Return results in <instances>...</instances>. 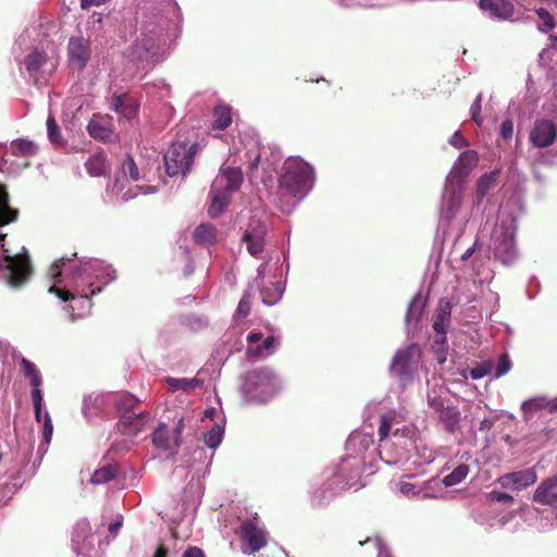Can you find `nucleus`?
I'll list each match as a JSON object with an SVG mask.
<instances>
[{
	"instance_id": "nucleus-1",
	"label": "nucleus",
	"mask_w": 557,
	"mask_h": 557,
	"mask_svg": "<svg viewBox=\"0 0 557 557\" xmlns=\"http://www.w3.org/2000/svg\"><path fill=\"white\" fill-rule=\"evenodd\" d=\"M313 182L312 168L302 159H288L283 163L278 188L295 198L302 199Z\"/></svg>"
},
{
	"instance_id": "nucleus-2",
	"label": "nucleus",
	"mask_w": 557,
	"mask_h": 557,
	"mask_svg": "<svg viewBox=\"0 0 557 557\" xmlns=\"http://www.w3.org/2000/svg\"><path fill=\"white\" fill-rule=\"evenodd\" d=\"M420 359L421 349L417 344H411L395 352L389 364V373L397 380L401 388L412 384Z\"/></svg>"
},
{
	"instance_id": "nucleus-3",
	"label": "nucleus",
	"mask_w": 557,
	"mask_h": 557,
	"mask_svg": "<svg viewBox=\"0 0 557 557\" xmlns=\"http://www.w3.org/2000/svg\"><path fill=\"white\" fill-rule=\"evenodd\" d=\"M199 150L200 146L196 143H173L163 156L165 173L170 176L181 175L185 177L194 165L195 157Z\"/></svg>"
},
{
	"instance_id": "nucleus-4",
	"label": "nucleus",
	"mask_w": 557,
	"mask_h": 557,
	"mask_svg": "<svg viewBox=\"0 0 557 557\" xmlns=\"http://www.w3.org/2000/svg\"><path fill=\"white\" fill-rule=\"evenodd\" d=\"M30 274V259L26 253L0 257V276L4 277L7 284L11 287L17 288L22 286L29 280Z\"/></svg>"
},
{
	"instance_id": "nucleus-5",
	"label": "nucleus",
	"mask_w": 557,
	"mask_h": 557,
	"mask_svg": "<svg viewBox=\"0 0 557 557\" xmlns=\"http://www.w3.org/2000/svg\"><path fill=\"white\" fill-rule=\"evenodd\" d=\"M185 430V419L180 417L174 421L172 433L165 423H159L152 434L153 445L163 451L177 453L182 445V432Z\"/></svg>"
},
{
	"instance_id": "nucleus-6",
	"label": "nucleus",
	"mask_w": 557,
	"mask_h": 557,
	"mask_svg": "<svg viewBox=\"0 0 557 557\" xmlns=\"http://www.w3.org/2000/svg\"><path fill=\"white\" fill-rule=\"evenodd\" d=\"M238 534L248 545L249 554H256L263 549L268 543V533L256 520L244 519L240 523Z\"/></svg>"
},
{
	"instance_id": "nucleus-7",
	"label": "nucleus",
	"mask_w": 557,
	"mask_h": 557,
	"mask_svg": "<svg viewBox=\"0 0 557 557\" xmlns=\"http://www.w3.org/2000/svg\"><path fill=\"white\" fill-rule=\"evenodd\" d=\"M495 259L508 265L515 259V238L510 225L502 226L495 231L494 238Z\"/></svg>"
},
{
	"instance_id": "nucleus-8",
	"label": "nucleus",
	"mask_w": 557,
	"mask_h": 557,
	"mask_svg": "<svg viewBox=\"0 0 557 557\" xmlns=\"http://www.w3.org/2000/svg\"><path fill=\"white\" fill-rule=\"evenodd\" d=\"M536 482V473L533 469H525L518 472H509L497 479V483L505 490L519 492Z\"/></svg>"
},
{
	"instance_id": "nucleus-9",
	"label": "nucleus",
	"mask_w": 557,
	"mask_h": 557,
	"mask_svg": "<svg viewBox=\"0 0 557 557\" xmlns=\"http://www.w3.org/2000/svg\"><path fill=\"white\" fill-rule=\"evenodd\" d=\"M265 232V225L259 220H253L243 234L242 240L246 243L248 252L253 257L263 252Z\"/></svg>"
},
{
	"instance_id": "nucleus-10",
	"label": "nucleus",
	"mask_w": 557,
	"mask_h": 557,
	"mask_svg": "<svg viewBox=\"0 0 557 557\" xmlns=\"http://www.w3.org/2000/svg\"><path fill=\"white\" fill-rule=\"evenodd\" d=\"M67 49L71 66L77 71L84 70L90 57L88 39H85L84 37L71 38Z\"/></svg>"
},
{
	"instance_id": "nucleus-11",
	"label": "nucleus",
	"mask_w": 557,
	"mask_h": 557,
	"mask_svg": "<svg viewBox=\"0 0 557 557\" xmlns=\"http://www.w3.org/2000/svg\"><path fill=\"white\" fill-rule=\"evenodd\" d=\"M556 135V126L549 120H536L530 133V141L536 147H550Z\"/></svg>"
},
{
	"instance_id": "nucleus-12",
	"label": "nucleus",
	"mask_w": 557,
	"mask_h": 557,
	"mask_svg": "<svg viewBox=\"0 0 557 557\" xmlns=\"http://www.w3.org/2000/svg\"><path fill=\"white\" fill-rule=\"evenodd\" d=\"M149 414L145 411L139 413L124 412L116 424L117 431L124 435H136L143 431L148 423Z\"/></svg>"
},
{
	"instance_id": "nucleus-13",
	"label": "nucleus",
	"mask_w": 557,
	"mask_h": 557,
	"mask_svg": "<svg viewBox=\"0 0 557 557\" xmlns=\"http://www.w3.org/2000/svg\"><path fill=\"white\" fill-rule=\"evenodd\" d=\"M219 184L220 180H213L211 185V205L209 206L208 209V214L211 219H216L224 212L226 206L230 203V200L232 199V194L234 193L221 188Z\"/></svg>"
},
{
	"instance_id": "nucleus-14",
	"label": "nucleus",
	"mask_w": 557,
	"mask_h": 557,
	"mask_svg": "<svg viewBox=\"0 0 557 557\" xmlns=\"http://www.w3.org/2000/svg\"><path fill=\"white\" fill-rule=\"evenodd\" d=\"M87 133L95 140L109 141L112 135V119L109 115L95 114L88 122Z\"/></svg>"
},
{
	"instance_id": "nucleus-15",
	"label": "nucleus",
	"mask_w": 557,
	"mask_h": 557,
	"mask_svg": "<svg viewBox=\"0 0 557 557\" xmlns=\"http://www.w3.org/2000/svg\"><path fill=\"white\" fill-rule=\"evenodd\" d=\"M533 500L542 506H557V476L543 481L536 487Z\"/></svg>"
},
{
	"instance_id": "nucleus-16",
	"label": "nucleus",
	"mask_w": 557,
	"mask_h": 557,
	"mask_svg": "<svg viewBox=\"0 0 557 557\" xmlns=\"http://www.w3.org/2000/svg\"><path fill=\"white\" fill-rule=\"evenodd\" d=\"M451 305L448 300L441 299L440 305L434 313L433 329L441 338H437V343L445 342V333L450 322Z\"/></svg>"
},
{
	"instance_id": "nucleus-17",
	"label": "nucleus",
	"mask_w": 557,
	"mask_h": 557,
	"mask_svg": "<svg viewBox=\"0 0 557 557\" xmlns=\"http://www.w3.org/2000/svg\"><path fill=\"white\" fill-rule=\"evenodd\" d=\"M215 180H220L219 186L232 193L240 189L243 183V173L239 168L226 166L220 171Z\"/></svg>"
},
{
	"instance_id": "nucleus-18",
	"label": "nucleus",
	"mask_w": 557,
	"mask_h": 557,
	"mask_svg": "<svg viewBox=\"0 0 557 557\" xmlns=\"http://www.w3.org/2000/svg\"><path fill=\"white\" fill-rule=\"evenodd\" d=\"M18 218V210L11 207L7 185L0 184V227L14 223Z\"/></svg>"
},
{
	"instance_id": "nucleus-19",
	"label": "nucleus",
	"mask_w": 557,
	"mask_h": 557,
	"mask_svg": "<svg viewBox=\"0 0 557 557\" xmlns=\"http://www.w3.org/2000/svg\"><path fill=\"white\" fill-rule=\"evenodd\" d=\"M87 289L89 292H87L85 288L79 289L78 286H74V288L72 290H67V289H62V288L53 285V286H50L49 293H53L63 301H67L70 299H75L77 297L89 300L90 297L94 296L96 293L101 292L100 287L92 288L91 283H89L87 285Z\"/></svg>"
},
{
	"instance_id": "nucleus-20",
	"label": "nucleus",
	"mask_w": 557,
	"mask_h": 557,
	"mask_svg": "<svg viewBox=\"0 0 557 557\" xmlns=\"http://www.w3.org/2000/svg\"><path fill=\"white\" fill-rule=\"evenodd\" d=\"M86 171L91 176H106L110 173L111 166L103 152H95L85 162Z\"/></svg>"
},
{
	"instance_id": "nucleus-21",
	"label": "nucleus",
	"mask_w": 557,
	"mask_h": 557,
	"mask_svg": "<svg viewBox=\"0 0 557 557\" xmlns=\"http://www.w3.org/2000/svg\"><path fill=\"white\" fill-rule=\"evenodd\" d=\"M114 106L117 113L126 120H133L139 111V104L128 95L123 94L114 98Z\"/></svg>"
},
{
	"instance_id": "nucleus-22",
	"label": "nucleus",
	"mask_w": 557,
	"mask_h": 557,
	"mask_svg": "<svg viewBox=\"0 0 557 557\" xmlns=\"http://www.w3.org/2000/svg\"><path fill=\"white\" fill-rule=\"evenodd\" d=\"M194 239L197 244L211 246L216 243V228L209 223H202L196 226Z\"/></svg>"
},
{
	"instance_id": "nucleus-23",
	"label": "nucleus",
	"mask_w": 557,
	"mask_h": 557,
	"mask_svg": "<svg viewBox=\"0 0 557 557\" xmlns=\"http://www.w3.org/2000/svg\"><path fill=\"white\" fill-rule=\"evenodd\" d=\"M478 161L476 152L467 150L460 153L455 171L459 177H465L471 173Z\"/></svg>"
},
{
	"instance_id": "nucleus-24",
	"label": "nucleus",
	"mask_w": 557,
	"mask_h": 557,
	"mask_svg": "<svg viewBox=\"0 0 557 557\" xmlns=\"http://www.w3.org/2000/svg\"><path fill=\"white\" fill-rule=\"evenodd\" d=\"M436 419L441 421L445 431L454 432L459 425L460 412L456 406H451L437 413Z\"/></svg>"
},
{
	"instance_id": "nucleus-25",
	"label": "nucleus",
	"mask_w": 557,
	"mask_h": 557,
	"mask_svg": "<svg viewBox=\"0 0 557 557\" xmlns=\"http://www.w3.org/2000/svg\"><path fill=\"white\" fill-rule=\"evenodd\" d=\"M32 386L30 397L34 406L35 420L41 421V407H42V392L40 389L42 379L41 376L29 379Z\"/></svg>"
},
{
	"instance_id": "nucleus-26",
	"label": "nucleus",
	"mask_w": 557,
	"mask_h": 557,
	"mask_svg": "<svg viewBox=\"0 0 557 557\" xmlns=\"http://www.w3.org/2000/svg\"><path fill=\"white\" fill-rule=\"evenodd\" d=\"M490 14L494 17L506 21L512 16L513 5L507 0H490Z\"/></svg>"
},
{
	"instance_id": "nucleus-27",
	"label": "nucleus",
	"mask_w": 557,
	"mask_h": 557,
	"mask_svg": "<svg viewBox=\"0 0 557 557\" xmlns=\"http://www.w3.org/2000/svg\"><path fill=\"white\" fill-rule=\"evenodd\" d=\"M212 127L224 131L232 124V111L226 106H218L213 109Z\"/></svg>"
},
{
	"instance_id": "nucleus-28",
	"label": "nucleus",
	"mask_w": 557,
	"mask_h": 557,
	"mask_svg": "<svg viewBox=\"0 0 557 557\" xmlns=\"http://www.w3.org/2000/svg\"><path fill=\"white\" fill-rule=\"evenodd\" d=\"M47 62V55L44 52L35 50L24 59V66L29 74L39 72L40 67Z\"/></svg>"
},
{
	"instance_id": "nucleus-29",
	"label": "nucleus",
	"mask_w": 557,
	"mask_h": 557,
	"mask_svg": "<svg viewBox=\"0 0 557 557\" xmlns=\"http://www.w3.org/2000/svg\"><path fill=\"white\" fill-rule=\"evenodd\" d=\"M37 150L38 148L28 139H17L11 143V151L17 157H32Z\"/></svg>"
},
{
	"instance_id": "nucleus-30",
	"label": "nucleus",
	"mask_w": 557,
	"mask_h": 557,
	"mask_svg": "<svg viewBox=\"0 0 557 557\" xmlns=\"http://www.w3.org/2000/svg\"><path fill=\"white\" fill-rule=\"evenodd\" d=\"M116 473L117 471L115 465L102 466L100 469L94 472L91 476V483L96 485L103 484L108 481L114 480Z\"/></svg>"
},
{
	"instance_id": "nucleus-31",
	"label": "nucleus",
	"mask_w": 557,
	"mask_h": 557,
	"mask_svg": "<svg viewBox=\"0 0 557 557\" xmlns=\"http://www.w3.org/2000/svg\"><path fill=\"white\" fill-rule=\"evenodd\" d=\"M223 436L224 428L219 424H214L208 433H205L203 444L207 445V447L214 449L223 441Z\"/></svg>"
},
{
	"instance_id": "nucleus-32",
	"label": "nucleus",
	"mask_w": 557,
	"mask_h": 557,
	"mask_svg": "<svg viewBox=\"0 0 557 557\" xmlns=\"http://www.w3.org/2000/svg\"><path fill=\"white\" fill-rule=\"evenodd\" d=\"M426 403L431 410H433L436 414L445 411V409L450 408L453 405L448 404V400H445L436 394L435 391L428 392Z\"/></svg>"
},
{
	"instance_id": "nucleus-33",
	"label": "nucleus",
	"mask_w": 557,
	"mask_h": 557,
	"mask_svg": "<svg viewBox=\"0 0 557 557\" xmlns=\"http://www.w3.org/2000/svg\"><path fill=\"white\" fill-rule=\"evenodd\" d=\"M467 474H468V466L467 465H458V467L456 469H454L450 474L445 475L443 478V484H444V486L457 485L466 479Z\"/></svg>"
},
{
	"instance_id": "nucleus-34",
	"label": "nucleus",
	"mask_w": 557,
	"mask_h": 557,
	"mask_svg": "<svg viewBox=\"0 0 557 557\" xmlns=\"http://www.w3.org/2000/svg\"><path fill=\"white\" fill-rule=\"evenodd\" d=\"M139 400L137 397L129 393H124L116 399V409L120 412H132V410L138 406Z\"/></svg>"
},
{
	"instance_id": "nucleus-35",
	"label": "nucleus",
	"mask_w": 557,
	"mask_h": 557,
	"mask_svg": "<svg viewBox=\"0 0 557 557\" xmlns=\"http://www.w3.org/2000/svg\"><path fill=\"white\" fill-rule=\"evenodd\" d=\"M169 385L174 391H191L198 386V381L196 379H168Z\"/></svg>"
},
{
	"instance_id": "nucleus-36",
	"label": "nucleus",
	"mask_w": 557,
	"mask_h": 557,
	"mask_svg": "<svg viewBox=\"0 0 557 557\" xmlns=\"http://www.w3.org/2000/svg\"><path fill=\"white\" fill-rule=\"evenodd\" d=\"M123 173L131 177L133 181H138L140 178L138 165L135 164V161L131 154H126L123 161Z\"/></svg>"
},
{
	"instance_id": "nucleus-37",
	"label": "nucleus",
	"mask_w": 557,
	"mask_h": 557,
	"mask_svg": "<svg viewBox=\"0 0 557 557\" xmlns=\"http://www.w3.org/2000/svg\"><path fill=\"white\" fill-rule=\"evenodd\" d=\"M537 17L542 21V26H540V29L543 33L552 30L554 27H556V22L554 21L552 14L545 10L544 8H540L536 10Z\"/></svg>"
},
{
	"instance_id": "nucleus-38",
	"label": "nucleus",
	"mask_w": 557,
	"mask_h": 557,
	"mask_svg": "<svg viewBox=\"0 0 557 557\" xmlns=\"http://www.w3.org/2000/svg\"><path fill=\"white\" fill-rule=\"evenodd\" d=\"M47 131L49 140L54 144H60L62 140L61 129L57 125L55 119L53 116H49L47 119Z\"/></svg>"
},
{
	"instance_id": "nucleus-39",
	"label": "nucleus",
	"mask_w": 557,
	"mask_h": 557,
	"mask_svg": "<svg viewBox=\"0 0 557 557\" xmlns=\"http://www.w3.org/2000/svg\"><path fill=\"white\" fill-rule=\"evenodd\" d=\"M250 307H251V296L248 293H246L243 295V297L239 300L237 311H235V317H237V319L247 318L250 312Z\"/></svg>"
},
{
	"instance_id": "nucleus-40",
	"label": "nucleus",
	"mask_w": 557,
	"mask_h": 557,
	"mask_svg": "<svg viewBox=\"0 0 557 557\" xmlns=\"http://www.w3.org/2000/svg\"><path fill=\"white\" fill-rule=\"evenodd\" d=\"M277 346V338L274 336H269L264 338L263 344L258 345L255 349V355L257 357H260L263 355V352H267V355H270L274 351V348Z\"/></svg>"
},
{
	"instance_id": "nucleus-41",
	"label": "nucleus",
	"mask_w": 557,
	"mask_h": 557,
	"mask_svg": "<svg viewBox=\"0 0 557 557\" xmlns=\"http://www.w3.org/2000/svg\"><path fill=\"white\" fill-rule=\"evenodd\" d=\"M20 367H22V372L24 376L27 377L28 380L41 376L38 368L25 358L20 359Z\"/></svg>"
},
{
	"instance_id": "nucleus-42",
	"label": "nucleus",
	"mask_w": 557,
	"mask_h": 557,
	"mask_svg": "<svg viewBox=\"0 0 557 557\" xmlns=\"http://www.w3.org/2000/svg\"><path fill=\"white\" fill-rule=\"evenodd\" d=\"M487 195V173H483L476 182V189H475V203L480 205L484 198V196Z\"/></svg>"
},
{
	"instance_id": "nucleus-43",
	"label": "nucleus",
	"mask_w": 557,
	"mask_h": 557,
	"mask_svg": "<svg viewBox=\"0 0 557 557\" xmlns=\"http://www.w3.org/2000/svg\"><path fill=\"white\" fill-rule=\"evenodd\" d=\"M510 369H511V361L508 358V355L506 352H504L500 356V359H498V361H497L496 371H495L496 379L505 375L507 372L510 371Z\"/></svg>"
},
{
	"instance_id": "nucleus-44",
	"label": "nucleus",
	"mask_w": 557,
	"mask_h": 557,
	"mask_svg": "<svg viewBox=\"0 0 557 557\" xmlns=\"http://www.w3.org/2000/svg\"><path fill=\"white\" fill-rule=\"evenodd\" d=\"M487 374V361H483L480 366L465 371V377L468 376L472 380H480Z\"/></svg>"
},
{
	"instance_id": "nucleus-45",
	"label": "nucleus",
	"mask_w": 557,
	"mask_h": 557,
	"mask_svg": "<svg viewBox=\"0 0 557 557\" xmlns=\"http://www.w3.org/2000/svg\"><path fill=\"white\" fill-rule=\"evenodd\" d=\"M421 312V306L419 296L413 297L411 299L409 307H407L406 320L410 322L412 319H419Z\"/></svg>"
},
{
	"instance_id": "nucleus-46",
	"label": "nucleus",
	"mask_w": 557,
	"mask_h": 557,
	"mask_svg": "<svg viewBox=\"0 0 557 557\" xmlns=\"http://www.w3.org/2000/svg\"><path fill=\"white\" fill-rule=\"evenodd\" d=\"M392 418L387 414L381 416L380 426H379V438L380 442L385 441L388 437L391 432Z\"/></svg>"
},
{
	"instance_id": "nucleus-47",
	"label": "nucleus",
	"mask_w": 557,
	"mask_h": 557,
	"mask_svg": "<svg viewBox=\"0 0 557 557\" xmlns=\"http://www.w3.org/2000/svg\"><path fill=\"white\" fill-rule=\"evenodd\" d=\"M513 498L511 495L503 492H490V506L494 503H500L507 506H511Z\"/></svg>"
},
{
	"instance_id": "nucleus-48",
	"label": "nucleus",
	"mask_w": 557,
	"mask_h": 557,
	"mask_svg": "<svg viewBox=\"0 0 557 557\" xmlns=\"http://www.w3.org/2000/svg\"><path fill=\"white\" fill-rule=\"evenodd\" d=\"M481 100H482V94L478 95L473 104L471 106V114L472 120L478 123L479 125L482 123V117L480 116L481 112Z\"/></svg>"
},
{
	"instance_id": "nucleus-49",
	"label": "nucleus",
	"mask_w": 557,
	"mask_h": 557,
	"mask_svg": "<svg viewBox=\"0 0 557 557\" xmlns=\"http://www.w3.org/2000/svg\"><path fill=\"white\" fill-rule=\"evenodd\" d=\"M513 134V124L510 119H506L500 127V136L505 140H510Z\"/></svg>"
},
{
	"instance_id": "nucleus-50",
	"label": "nucleus",
	"mask_w": 557,
	"mask_h": 557,
	"mask_svg": "<svg viewBox=\"0 0 557 557\" xmlns=\"http://www.w3.org/2000/svg\"><path fill=\"white\" fill-rule=\"evenodd\" d=\"M52 434H53V424H51L49 413H48V411H46L45 421H44V438H45L46 443L50 442Z\"/></svg>"
},
{
	"instance_id": "nucleus-51",
	"label": "nucleus",
	"mask_w": 557,
	"mask_h": 557,
	"mask_svg": "<svg viewBox=\"0 0 557 557\" xmlns=\"http://www.w3.org/2000/svg\"><path fill=\"white\" fill-rule=\"evenodd\" d=\"M549 40H550V46H549V48L544 49L541 52V54H540L541 60H544L546 57H550L553 53L557 52V36L552 35L549 37Z\"/></svg>"
},
{
	"instance_id": "nucleus-52",
	"label": "nucleus",
	"mask_w": 557,
	"mask_h": 557,
	"mask_svg": "<svg viewBox=\"0 0 557 557\" xmlns=\"http://www.w3.org/2000/svg\"><path fill=\"white\" fill-rule=\"evenodd\" d=\"M263 380H265V375L263 374V372L253 371L247 374V385L257 384L258 382H261ZM246 388L249 392L248 386H246Z\"/></svg>"
},
{
	"instance_id": "nucleus-53",
	"label": "nucleus",
	"mask_w": 557,
	"mask_h": 557,
	"mask_svg": "<svg viewBox=\"0 0 557 557\" xmlns=\"http://www.w3.org/2000/svg\"><path fill=\"white\" fill-rule=\"evenodd\" d=\"M182 557H205L203 550L196 547V546H189L184 554H182Z\"/></svg>"
},
{
	"instance_id": "nucleus-54",
	"label": "nucleus",
	"mask_w": 557,
	"mask_h": 557,
	"mask_svg": "<svg viewBox=\"0 0 557 557\" xmlns=\"http://www.w3.org/2000/svg\"><path fill=\"white\" fill-rule=\"evenodd\" d=\"M450 144L453 147L462 148L466 146V139L460 133H455L450 139Z\"/></svg>"
},
{
	"instance_id": "nucleus-55",
	"label": "nucleus",
	"mask_w": 557,
	"mask_h": 557,
	"mask_svg": "<svg viewBox=\"0 0 557 557\" xmlns=\"http://www.w3.org/2000/svg\"><path fill=\"white\" fill-rule=\"evenodd\" d=\"M413 490H414V486L409 482L398 483V491L401 492L404 495L413 493Z\"/></svg>"
},
{
	"instance_id": "nucleus-56",
	"label": "nucleus",
	"mask_w": 557,
	"mask_h": 557,
	"mask_svg": "<svg viewBox=\"0 0 557 557\" xmlns=\"http://www.w3.org/2000/svg\"><path fill=\"white\" fill-rule=\"evenodd\" d=\"M108 0H81V8L88 9L89 7H100Z\"/></svg>"
},
{
	"instance_id": "nucleus-57",
	"label": "nucleus",
	"mask_w": 557,
	"mask_h": 557,
	"mask_svg": "<svg viewBox=\"0 0 557 557\" xmlns=\"http://www.w3.org/2000/svg\"><path fill=\"white\" fill-rule=\"evenodd\" d=\"M121 525H123V520L120 518V519H117L116 521L111 522V523L109 524V528H108V529H109V532H110L111 534H113L114 536H116V533H117L119 529L121 528Z\"/></svg>"
},
{
	"instance_id": "nucleus-58",
	"label": "nucleus",
	"mask_w": 557,
	"mask_h": 557,
	"mask_svg": "<svg viewBox=\"0 0 557 557\" xmlns=\"http://www.w3.org/2000/svg\"><path fill=\"white\" fill-rule=\"evenodd\" d=\"M262 339V333L261 332H250L248 334L247 341L250 345H253Z\"/></svg>"
},
{
	"instance_id": "nucleus-59",
	"label": "nucleus",
	"mask_w": 557,
	"mask_h": 557,
	"mask_svg": "<svg viewBox=\"0 0 557 557\" xmlns=\"http://www.w3.org/2000/svg\"><path fill=\"white\" fill-rule=\"evenodd\" d=\"M153 557H169V548L164 544H160L153 554Z\"/></svg>"
},
{
	"instance_id": "nucleus-60",
	"label": "nucleus",
	"mask_w": 557,
	"mask_h": 557,
	"mask_svg": "<svg viewBox=\"0 0 557 557\" xmlns=\"http://www.w3.org/2000/svg\"><path fill=\"white\" fill-rule=\"evenodd\" d=\"M259 161H260V154H259V152H257L255 154V157L250 158L249 165H248L249 171L257 170L258 165H259Z\"/></svg>"
},
{
	"instance_id": "nucleus-61",
	"label": "nucleus",
	"mask_w": 557,
	"mask_h": 557,
	"mask_svg": "<svg viewBox=\"0 0 557 557\" xmlns=\"http://www.w3.org/2000/svg\"><path fill=\"white\" fill-rule=\"evenodd\" d=\"M539 405L536 404L535 399H529L525 403L522 404V410L530 411L536 408Z\"/></svg>"
},
{
	"instance_id": "nucleus-62",
	"label": "nucleus",
	"mask_w": 557,
	"mask_h": 557,
	"mask_svg": "<svg viewBox=\"0 0 557 557\" xmlns=\"http://www.w3.org/2000/svg\"><path fill=\"white\" fill-rule=\"evenodd\" d=\"M474 252V246L473 247H470L469 249H467L465 251V253H462V256H460V259L462 260H468L471 258L472 253Z\"/></svg>"
},
{
	"instance_id": "nucleus-63",
	"label": "nucleus",
	"mask_w": 557,
	"mask_h": 557,
	"mask_svg": "<svg viewBox=\"0 0 557 557\" xmlns=\"http://www.w3.org/2000/svg\"><path fill=\"white\" fill-rule=\"evenodd\" d=\"M264 294H265V292H264V290H262L263 302H264L265 305L272 306V305L277 300V297L267 298Z\"/></svg>"
},
{
	"instance_id": "nucleus-64",
	"label": "nucleus",
	"mask_w": 557,
	"mask_h": 557,
	"mask_svg": "<svg viewBox=\"0 0 557 557\" xmlns=\"http://www.w3.org/2000/svg\"><path fill=\"white\" fill-rule=\"evenodd\" d=\"M549 410H550V412L557 411V397L550 400Z\"/></svg>"
}]
</instances>
